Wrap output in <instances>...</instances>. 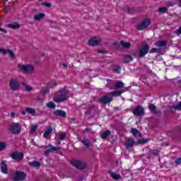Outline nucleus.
I'll use <instances>...</instances> for the list:
<instances>
[{"label": "nucleus", "instance_id": "obj_45", "mask_svg": "<svg viewBox=\"0 0 181 181\" xmlns=\"http://www.w3.org/2000/svg\"><path fill=\"white\" fill-rule=\"evenodd\" d=\"M176 35L178 36L181 35V26L175 31Z\"/></svg>", "mask_w": 181, "mask_h": 181}, {"label": "nucleus", "instance_id": "obj_48", "mask_svg": "<svg viewBox=\"0 0 181 181\" xmlns=\"http://www.w3.org/2000/svg\"><path fill=\"white\" fill-rule=\"evenodd\" d=\"M1 32H3V33H6V30L1 28Z\"/></svg>", "mask_w": 181, "mask_h": 181}, {"label": "nucleus", "instance_id": "obj_10", "mask_svg": "<svg viewBox=\"0 0 181 181\" xmlns=\"http://www.w3.org/2000/svg\"><path fill=\"white\" fill-rule=\"evenodd\" d=\"M148 52H149V46L144 45L139 51V57H144L145 54H148Z\"/></svg>", "mask_w": 181, "mask_h": 181}, {"label": "nucleus", "instance_id": "obj_24", "mask_svg": "<svg viewBox=\"0 0 181 181\" xmlns=\"http://www.w3.org/2000/svg\"><path fill=\"white\" fill-rule=\"evenodd\" d=\"M26 112H28V114H31V115H35L36 114V110L32 107H27L25 108Z\"/></svg>", "mask_w": 181, "mask_h": 181}, {"label": "nucleus", "instance_id": "obj_14", "mask_svg": "<svg viewBox=\"0 0 181 181\" xmlns=\"http://www.w3.org/2000/svg\"><path fill=\"white\" fill-rule=\"evenodd\" d=\"M1 53H4V54H8V56L9 57H11V59H14L15 58V55L13 54V52L8 50V49H5L1 48Z\"/></svg>", "mask_w": 181, "mask_h": 181}, {"label": "nucleus", "instance_id": "obj_28", "mask_svg": "<svg viewBox=\"0 0 181 181\" xmlns=\"http://www.w3.org/2000/svg\"><path fill=\"white\" fill-rule=\"evenodd\" d=\"M132 134H133L134 136H141V132H139L136 129H132Z\"/></svg>", "mask_w": 181, "mask_h": 181}, {"label": "nucleus", "instance_id": "obj_38", "mask_svg": "<svg viewBox=\"0 0 181 181\" xmlns=\"http://www.w3.org/2000/svg\"><path fill=\"white\" fill-rule=\"evenodd\" d=\"M175 110H181V102H180L177 105L173 106Z\"/></svg>", "mask_w": 181, "mask_h": 181}, {"label": "nucleus", "instance_id": "obj_20", "mask_svg": "<svg viewBox=\"0 0 181 181\" xmlns=\"http://www.w3.org/2000/svg\"><path fill=\"white\" fill-rule=\"evenodd\" d=\"M110 175L111 177H112V179H114L115 180H119L120 179H122V177L119 175V174H117L115 173H110Z\"/></svg>", "mask_w": 181, "mask_h": 181}, {"label": "nucleus", "instance_id": "obj_47", "mask_svg": "<svg viewBox=\"0 0 181 181\" xmlns=\"http://www.w3.org/2000/svg\"><path fill=\"white\" fill-rule=\"evenodd\" d=\"M45 6H47V8H50V6H52V4H51L50 3H47V2L45 3Z\"/></svg>", "mask_w": 181, "mask_h": 181}, {"label": "nucleus", "instance_id": "obj_15", "mask_svg": "<svg viewBox=\"0 0 181 181\" xmlns=\"http://www.w3.org/2000/svg\"><path fill=\"white\" fill-rule=\"evenodd\" d=\"M54 115H57V117H62V118H64V117H66V112L62 110H57L54 112Z\"/></svg>", "mask_w": 181, "mask_h": 181}, {"label": "nucleus", "instance_id": "obj_50", "mask_svg": "<svg viewBox=\"0 0 181 181\" xmlns=\"http://www.w3.org/2000/svg\"><path fill=\"white\" fill-rule=\"evenodd\" d=\"M37 101L38 103H43V99H38Z\"/></svg>", "mask_w": 181, "mask_h": 181}, {"label": "nucleus", "instance_id": "obj_32", "mask_svg": "<svg viewBox=\"0 0 181 181\" xmlns=\"http://www.w3.org/2000/svg\"><path fill=\"white\" fill-rule=\"evenodd\" d=\"M124 87V83L119 81L115 84V88H122Z\"/></svg>", "mask_w": 181, "mask_h": 181}, {"label": "nucleus", "instance_id": "obj_40", "mask_svg": "<svg viewBox=\"0 0 181 181\" xmlns=\"http://www.w3.org/2000/svg\"><path fill=\"white\" fill-rule=\"evenodd\" d=\"M126 62H132V57L129 55L126 56L125 57Z\"/></svg>", "mask_w": 181, "mask_h": 181}, {"label": "nucleus", "instance_id": "obj_51", "mask_svg": "<svg viewBox=\"0 0 181 181\" xmlns=\"http://www.w3.org/2000/svg\"><path fill=\"white\" fill-rule=\"evenodd\" d=\"M21 114H22V115H25L26 114V112L22 111V112H21Z\"/></svg>", "mask_w": 181, "mask_h": 181}, {"label": "nucleus", "instance_id": "obj_27", "mask_svg": "<svg viewBox=\"0 0 181 181\" xmlns=\"http://www.w3.org/2000/svg\"><path fill=\"white\" fill-rule=\"evenodd\" d=\"M43 18H45V13H39L38 15H36L34 17V19H35V21H40Z\"/></svg>", "mask_w": 181, "mask_h": 181}, {"label": "nucleus", "instance_id": "obj_44", "mask_svg": "<svg viewBox=\"0 0 181 181\" xmlns=\"http://www.w3.org/2000/svg\"><path fill=\"white\" fill-rule=\"evenodd\" d=\"M25 90L26 91H32L33 90V88L31 86H25Z\"/></svg>", "mask_w": 181, "mask_h": 181}, {"label": "nucleus", "instance_id": "obj_46", "mask_svg": "<svg viewBox=\"0 0 181 181\" xmlns=\"http://www.w3.org/2000/svg\"><path fill=\"white\" fill-rule=\"evenodd\" d=\"M175 163H176L177 165H180V163H181V157H180V158H177V159L175 160Z\"/></svg>", "mask_w": 181, "mask_h": 181}, {"label": "nucleus", "instance_id": "obj_4", "mask_svg": "<svg viewBox=\"0 0 181 181\" xmlns=\"http://www.w3.org/2000/svg\"><path fill=\"white\" fill-rule=\"evenodd\" d=\"M26 177V174L22 171H16L13 173V179L15 181H23Z\"/></svg>", "mask_w": 181, "mask_h": 181}, {"label": "nucleus", "instance_id": "obj_13", "mask_svg": "<svg viewBox=\"0 0 181 181\" xmlns=\"http://www.w3.org/2000/svg\"><path fill=\"white\" fill-rule=\"evenodd\" d=\"M100 100L103 103V104L111 103L112 101V96L110 95V93H109L108 95L103 96Z\"/></svg>", "mask_w": 181, "mask_h": 181}, {"label": "nucleus", "instance_id": "obj_8", "mask_svg": "<svg viewBox=\"0 0 181 181\" xmlns=\"http://www.w3.org/2000/svg\"><path fill=\"white\" fill-rule=\"evenodd\" d=\"M100 43H101V38L100 37H93L88 42L89 46H98Z\"/></svg>", "mask_w": 181, "mask_h": 181}, {"label": "nucleus", "instance_id": "obj_21", "mask_svg": "<svg viewBox=\"0 0 181 181\" xmlns=\"http://www.w3.org/2000/svg\"><path fill=\"white\" fill-rule=\"evenodd\" d=\"M8 28H10V29H19L21 25L18 23H13L8 25Z\"/></svg>", "mask_w": 181, "mask_h": 181}, {"label": "nucleus", "instance_id": "obj_3", "mask_svg": "<svg viewBox=\"0 0 181 181\" xmlns=\"http://www.w3.org/2000/svg\"><path fill=\"white\" fill-rule=\"evenodd\" d=\"M8 130L11 134H21V131H22V126L18 123H12L9 125Z\"/></svg>", "mask_w": 181, "mask_h": 181}, {"label": "nucleus", "instance_id": "obj_29", "mask_svg": "<svg viewBox=\"0 0 181 181\" xmlns=\"http://www.w3.org/2000/svg\"><path fill=\"white\" fill-rule=\"evenodd\" d=\"M82 144H83V145H85V146H86V148H88L90 146V145H91L90 140H88L87 139H84L83 140H82Z\"/></svg>", "mask_w": 181, "mask_h": 181}, {"label": "nucleus", "instance_id": "obj_55", "mask_svg": "<svg viewBox=\"0 0 181 181\" xmlns=\"http://www.w3.org/2000/svg\"><path fill=\"white\" fill-rule=\"evenodd\" d=\"M6 1H8V0H6Z\"/></svg>", "mask_w": 181, "mask_h": 181}, {"label": "nucleus", "instance_id": "obj_26", "mask_svg": "<svg viewBox=\"0 0 181 181\" xmlns=\"http://www.w3.org/2000/svg\"><path fill=\"white\" fill-rule=\"evenodd\" d=\"M134 144H135V142L134 141V139L129 138L127 140V146L128 148H132V146H134Z\"/></svg>", "mask_w": 181, "mask_h": 181}, {"label": "nucleus", "instance_id": "obj_42", "mask_svg": "<svg viewBox=\"0 0 181 181\" xmlns=\"http://www.w3.org/2000/svg\"><path fill=\"white\" fill-rule=\"evenodd\" d=\"M5 148H6V144H5V143L1 142V151H4V149H5Z\"/></svg>", "mask_w": 181, "mask_h": 181}, {"label": "nucleus", "instance_id": "obj_1", "mask_svg": "<svg viewBox=\"0 0 181 181\" xmlns=\"http://www.w3.org/2000/svg\"><path fill=\"white\" fill-rule=\"evenodd\" d=\"M69 99L68 92L66 90H59L56 93V95L53 98L55 103H63Z\"/></svg>", "mask_w": 181, "mask_h": 181}, {"label": "nucleus", "instance_id": "obj_52", "mask_svg": "<svg viewBox=\"0 0 181 181\" xmlns=\"http://www.w3.org/2000/svg\"><path fill=\"white\" fill-rule=\"evenodd\" d=\"M62 66H63V67H67V64H62Z\"/></svg>", "mask_w": 181, "mask_h": 181}, {"label": "nucleus", "instance_id": "obj_33", "mask_svg": "<svg viewBox=\"0 0 181 181\" xmlns=\"http://www.w3.org/2000/svg\"><path fill=\"white\" fill-rule=\"evenodd\" d=\"M37 129V124H35V125L32 124L30 126V132H31V134H33V132H35Z\"/></svg>", "mask_w": 181, "mask_h": 181}, {"label": "nucleus", "instance_id": "obj_2", "mask_svg": "<svg viewBox=\"0 0 181 181\" xmlns=\"http://www.w3.org/2000/svg\"><path fill=\"white\" fill-rule=\"evenodd\" d=\"M18 69L25 74H32L35 71V66L33 64H18Z\"/></svg>", "mask_w": 181, "mask_h": 181}, {"label": "nucleus", "instance_id": "obj_16", "mask_svg": "<svg viewBox=\"0 0 181 181\" xmlns=\"http://www.w3.org/2000/svg\"><path fill=\"white\" fill-rule=\"evenodd\" d=\"M1 170L4 175L8 174V165L4 161L1 163Z\"/></svg>", "mask_w": 181, "mask_h": 181}, {"label": "nucleus", "instance_id": "obj_37", "mask_svg": "<svg viewBox=\"0 0 181 181\" xmlns=\"http://www.w3.org/2000/svg\"><path fill=\"white\" fill-rule=\"evenodd\" d=\"M114 71L115 73H120L121 71V67L118 66H116L114 67Z\"/></svg>", "mask_w": 181, "mask_h": 181}, {"label": "nucleus", "instance_id": "obj_5", "mask_svg": "<svg viewBox=\"0 0 181 181\" xmlns=\"http://www.w3.org/2000/svg\"><path fill=\"white\" fill-rule=\"evenodd\" d=\"M9 86L12 91H18L19 87H21V83L18 80L12 78L10 80Z\"/></svg>", "mask_w": 181, "mask_h": 181}, {"label": "nucleus", "instance_id": "obj_19", "mask_svg": "<svg viewBox=\"0 0 181 181\" xmlns=\"http://www.w3.org/2000/svg\"><path fill=\"white\" fill-rule=\"evenodd\" d=\"M124 91L125 90H115V91H112L111 93H110V95H112V97H119V95L121 94H122V93H124Z\"/></svg>", "mask_w": 181, "mask_h": 181}, {"label": "nucleus", "instance_id": "obj_22", "mask_svg": "<svg viewBox=\"0 0 181 181\" xmlns=\"http://www.w3.org/2000/svg\"><path fill=\"white\" fill-rule=\"evenodd\" d=\"M59 147H52L51 148L47 149L45 152V155L47 156L50 153V152H54V151H59Z\"/></svg>", "mask_w": 181, "mask_h": 181}, {"label": "nucleus", "instance_id": "obj_56", "mask_svg": "<svg viewBox=\"0 0 181 181\" xmlns=\"http://www.w3.org/2000/svg\"><path fill=\"white\" fill-rule=\"evenodd\" d=\"M39 1H42V0H39Z\"/></svg>", "mask_w": 181, "mask_h": 181}, {"label": "nucleus", "instance_id": "obj_25", "mask_svg": "<svg viewBox=\"0 0 181 181\" xmlns=\"http://www.w3.org/2000/svg\"><path fill=\"white\" fill-rule=\"evenodd\" d=\"M109 135H111V132L110 130H106L101 134V138L105 139Z\"/></svg>", "mask_w": 181, "mask_h": 181}, {"label": "nucleus", "instance_id": "obj_6", "mask_svg": "<svg viewBox=\"0 0 181 181\" xmlns=\"http://www.w3.org/2000/svg\"><path fill=\"white\" fill-rule=\"evenodd\" d=\"M151 19L146 18L138 25L137 29L139 30H144V29H146V28H148V26H149V25H151Z\"/></svg>", "mask_w": 181, "mask_h": 181}, {"label": "nucleus", "instance_id": "obj_31", "mask_svg": "<svg viewBox=\"0 0 181 181\" xmlns=\"http://www.w3.org/2000/svg\"><path fill=\"white\" fill-rule=\"evenodd\" d=\"M148 109L150 110V111H151L152 112H155V111L156 110V106H155V105L153 104H150L148 105Z\"/></svg>", "mask_w": 181, "mask_h": 181}, {"label": "nucleus", "instance_id": "obj_30", "mask_svg": "<svg viewBox=\"0 0 181 181\" xmlns=\"http://www.w3.org/2000/svg\"><path fill=\"white\" fill-rule=\"evenodd\" d=\"M47 107L48 108L54 109V108H56V104H54V103H53V102H49L47 104Z\"/></svg>", "mask_w": 181, "mask_h": 181}, {"label": "nucleus", "instance_id": "obj_53", "mask_svg": "<svg viewBox=\"0 0 181 181\" xmlns=\"http://www.w3.org/2000/svg\"><path fill=\"white\" fill-rule=\"evenodd\" d=\"M169 6H173V5H172V4H169Z\"/></svg>", "mask_w": 181, "mask_h": 181}, {"label": "nucleus", "instance_id": "obj_12", "mask_svg": "<svg viewBox=\"0 0 181 181\" xmlns=\"http://www.w3.org/2000/svg\"><path fill=\"white\" fill-rule=\"evenodd\" d=\"M144 107L141 106H137L133 111V114L134 115H137V117H141V115H144Z\"/></svg>", "mask_w": 181, "mask_h": 181}, {"label": "nucleus", "instance_id": "obj_57", "mask_svg": "<svg viewBox=\"0 0 181 181\" xmlns=\"http://www.w3.org/2000/svg\"><path fill=\"white\" fill-rule=\"evenodd\" d=\"M0 30H1V28H0Z\"/></svg>", "mask_w": 181, "mask_h": 181}, {"label": "nucleus", "instance_id": "obj_11", "mask_svg": "<svg viewBox=\"0 0 181 181\" xmlns=\"http://www.w3.org/2000/svg\"><path fill=\"white\" fill-rule=\"evenodd\" d=\"M12 159H15L16 160H22L23 159V153H19L18 151H16L14 153H12L11 155Z\"/></svg>", "mask_w": 181, "mask_h": 181}, {"label": "nucleus", "instance_id": "obj_7", "mask_svg": "<svg viewBox=\"0 0 181 181\" xmlns=\"http://www.w3.org/2000/svg\"><path fill=\"white\" fill-rule=\"evenodd\" d=\"M71 165L74 166L76 169H84L86 165V163L80 161L78 160H73L71 161Z\"/></svg>", "mask_w": 181, "mask_h": 181}, {"label": "nucleus", "instance_id": "obj_17", "mask_svg": "<svg viewBox=\"0 0 181 181\" xmlns=\"http://www.w3.org/2000/svg\"><path fill=\"white\" fill-rule=\"evenodd\" d=\"M52 132H53V129H52V127L49 126L43 134L44 138H49V136L51 134Z\"/></svg>", "mask_w": 181, "mask_h": 181}, {"label": "nucleus", "instance_id": "obj_9", "mask_svg": "<svg viewBox=\"0 0 181 181\" xmlns=\"http://www.w3.org/2000/svg\"><path fill=\"white\" fill-rule=\"evenodd\" d=\"M56 86L55 83H48L47 86H44L42 88V91L41 93L44 95H46L47 93L50 91V88H52V87H54Z\"/></svg>", "mask_w": 181, "mask_h": 181}, {"label": "nucleus", "instance_id": "obj_23", "mask_svg": "<svg viewBox=\"0 0 181 181\" xmlns=\"http://www.w3.org/2000/svg\"><path fill=\"white\" fill-rule=\"evenodd\" d=\"M30 166H33V168H39L42 164L38 161H32L28 163Z\"/></svg>", "mask_w": 181, "mask_h": 181}, {"label": "nucleus", "instance_id": "obj_34", "mask_svg": "<svg viewBox=\"0 0 181 181\" xmlns=\"http://www.w3.org/2000/svg\"><path fill=\"white\" fill-rule=\"evenodd\" d=\"M159 52H160V48H153L150 53H159Z\"/></svg>", "mask_w": 181, "mask_h": 181}, {"label": "nucleus", "instance_id": "obj_36", "mask_svg": "<svg viewBox=\"0 0 181 181\" xmlns=\"http://www.w3.org/2000/svg\"><path fill=\"white\" fill-rule=\"evenodd\" d=\"M165 11H168L166 7H162L158 9V12H160V13H165Z\"/></svg>", "mask_w": 181, "mask_h": 181}, {"label": "nucleus", "instance_id": "obj_18", "mask_svg": "<svg viewBox=\"0 0 181 181\" xmlns=\"http://www.w3.org/2000/svg\"><path fill=\"white\" fill-rule=\"evenodd\" d=\"M155 46H156V47H166V42L163 41V40H160L156 42L155 44Z\"/></svg>", "mask_w": 181, "mask_h": 181}, {"label": "nucleus", "instance_id": "obj_43", "mask_svg": "<svg viewBox=\"0 0 181 181\" xmlns=\"http://www.w3.org/2000/svg\"><path fill=\"white\" fill-rule=\"evenodd\" d=\"M174 2L181 8V0H175Z\"/></svg>", "mask_w": 181, "mask_h": 181}, {"label": "nucleus", "instance_id": "obj_49", "mask_svg": "<svg viewBox=\"0 0 181 181\" xmlns=\"http://www.w3.org/2000/svg\"><path fill=\"white\" fill-rule=\"evenodd\" d=\"M15 115H16L15 113H11V118H15Z\"/></svg>", "mask_w": 181, "mask_h": 181}, {"label": "nucleus", "instance_id": "obj_54", "mask_svg": "<svg viewBox=\"0 0 181 181\" xmlns=\"http://www.w3.org/2000/svg\"><path fill=\"white\" fill-rule=\"evenodd\" d=\"M156 155H158V152L156 153Z\"/></svg>", "mask_w": 181, "mask_h": 181}, {"label": "nucleus", "instance_id": "obj_41", "mask_svg": "<svg viewBox=\"0 0 181 181\" xmlns=\"http://www.w3.org/2000/svg\"><path fill=\"white\" fill-rule=\"evenodd\" d=\"M146 142H148V140L145 139H141L139 140V144H146Z\"/></svg>", "mask_w": 181, "mask_h": 181}, {"label": "nucleus", "instance_id": "obj_39", "mask_svg": "<svg viewBox=\"0 0 181 181\" xmlns=\"http://www.w3.org/2000/svg\"><path fill=\"white\" fill-rule=\"evenodd\" d=\"M59 139L63 141V139H66V134L64 133H61L59 134Z\"/></svg>", "mask_w": 181, "mask_h": 181}, {"label": "nucleus", "instance_id": "obj_35", "mask_svg": "<svg viewBox=\"0 0 181 181\" xmlns=\"http://www.w3.org/2000/svg\"><path fill=\"white\" fill-rule=\"evenodd\" d=\"M121 45L122 46H123V47H129L131 46V44L129 42H122Z\"/></svg>", "mask_w": 181, "mask_h": 181}]
</instances>
